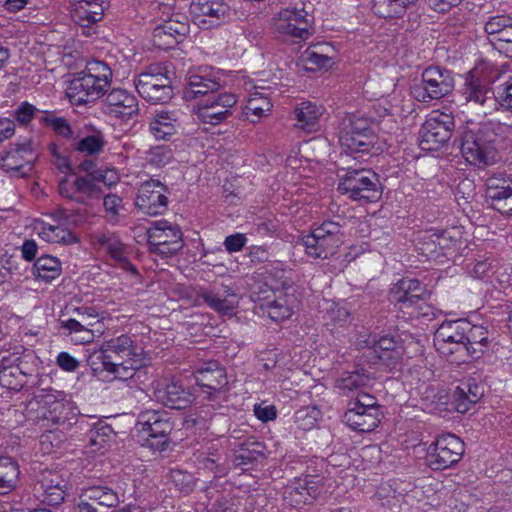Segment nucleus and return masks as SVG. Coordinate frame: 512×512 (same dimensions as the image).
<instances>
[{
	"label": "nucleus",
	"instance_id": "obj_1",
	"mask_svg": "<svg viewBox=\"0 0 512 512\" xmlns=\"http://www.w3.org/2000/svg\"><path fill=\"white\" fill-rule=\"evenodd\" d=\"M93 359L99 360L105 371L121 380L132 378L135 371L147 363L143 349L126 334L105 341L100 349L91 355L92 365L95 364Z\"/></svg>",
	"mask_w": 512,
	"mask_h": 512
},
{
	"label": "nucleus",
	"instance_id": "obj_2",
	"mask_svg": "<svg viewBox=\"0 0 512 512\" xmlns=\"http://www.w3.org/2000/svg\"><path fill=\"white\" fill-rule=\"evenodd\" d=\"M504 127L501 123H497L466 130L462 135L460 146L465 160L478 167L494 164L498 159L496 130Z\"/></svg>",
	"mask_w": 512,
	"mask_h": 512
},
{
	"label": "nucleus",
	"instance_id": "obj_3",
	"mask_svg": "<svg viewBox=\"0 0 512 512\" xmlns=\"http://www.w3.org/2000/svg\"><path fill=\"white\" fill-rule=\"evenodd\" d=\"M305 253L314 259H328L343 243L341 227L333 221H324L302 238Z\"/></svg>",
	"mask_w": 512,
	"mask_h": 512
},
{
	"label": "nucleus",
	"instance_id": "obj_4",
	"mask_svg": "<svg viewBox=\"0 0 512 512\" xmlns=\"http://www.w3.org/2000/svg\"><path fill=\"white\" fill-rule=\"evenodd\" d=\"M378 176L369 169L348 167L341 177L338 190L354 201L373 202L380 197Z\"/></svg>",
	"mask_w": 512,
	"mask_h": 512
},
{
	"label": "nucleus",
	"instance_id": "obj_5",
	"mask_svg": "<svg viewBox=\"0 0 512 512\" xmlns=\"http://www.w3.org/2000/svg\"><path fill=\"white\" fill-rule=\"evenodd\" d=\"M454 84L450 71L439 66H430L423 71L421 82L412 86L411 94L417 101L429 103L451 93Z\"/></svg>",
	"mask_w": 512,
	"mask_h": 512
},
{
	"label": "nucleus",
	"instance_id": "obj_6",
	"mask_svg": "<svg viewBox=\"0 0 512 512\" xmlns=\"http://www.w3.org/2000/svg\"><path fill=\"white\" fill-rule=\"evenodd\" d=\"M139 95L153 104L166 103L173 97L170 78L158 66H150L134 81Z\"/></svg>",
	"mask_w": 512,
	"mask_h": 512
},
{
	"label": "nucleus",
	"instance_id": "obj_7",
	"mask_svg": "<svg viewBox=\"0 0 512 512\" xmlns=\"http://www.w3.org/2000/svg\"><path fill=\"white\" fill-rule=\"evenodd\" d=\"M150 252L161 257L175 255L183 246L182 232L167 220H158L147 229Z\"/></svg>",
	"mask_w": 512,
	"mask_h": 512
},
{
	"label": "nucleus",
	"instance_id": "obj_8",
	"mask_svg": "<svg viewBox=\"0 0 512 512\" xmlns=\"http://www.w3.org/2000/svg\"><path fill=\"white\" fill-rule=\"evenodd\" d=\"M194 23L201 29H211L229 22L235 15L226 0H192Z\"/></svg>",
	"mask_w": 512,
	"mask_h": 512
},
{
	"label": "nucleus",
	"instance_id": "obj_9",
	"mask_svg": "<svg viewBox=\"0 0 512 512\" xmlns=\"http://www.w3.org/2000/svg\"><path fill=\"white\" fill-rule=\"evenodd\" d=\"M433 451L426 457L433 470H443L456 464L464 453V443L454 434H444L434 442Z\"/></svg>",
	"mask_w": 512,
	"mask_h": 512
},
{
	"label": "nucleus",
	"instance_id": "obj_10",
	"mask_svg": "<svg viewBox=\"0 0 512 512\" xmlns=\"http://www.w3.org/2000/svg\"><path fill=\"white\" fill-rule=\"evenodd\" d=\"M454 128V119L450 114L434 112L421 127V146L424 150H437L450 137Z\"/></svg>",
	"mask_w": 512,
	"mask_h": 512
},
{
	"label": "nucleus",
	"instance_id": "obj_11",
	"mask_svg": "<svg viewBox=\"0 0 512 512\" xmlns=\"http://www.w3.org/2000/svg\"><path fill=\"white\" fill-rule=\"evenodd\" d=\"M304 10L283 9L273 17V29L279 37L306 40L310 37V23Z\"/></svg>",
	"mask_w": 512,
	"mask_h": 512
},
{
	"label": "nucleus",
	"instance_id": "obj_12",
	"mask_svg": "<svg viewBox=\"0 0 512 512\" xmlns=\"http://www.w3.org/2000/svg\"><path fill=\"white\" fill-rule=\"evenodd\" d=\"M236 103L237 98L234 94H211L198 103L197 116L204 123L217 125L224 122L231 115V108Z\"/></svg>",
	"mask_w": 512,
	"mask_h": 512
},
{
	"label": "nucleus",
	"instance_id": "obj_13",
	"mask_svg": "<svg viewBox=\"0 0 512 512\" xmlns=\"http://www.w3.org/2000/svg\"><path fill=\"white\" fill-rule=\"evenodd\" d=\"M364 344L371 350L373 357L389 368L396 367L404 354L401 340L396 336H381L379 339L370 335L365 339H358V345Z\"/></svg>",
	"mask_w": 512,
	"mask_h": 512
},
{
	"label": "nucleus",
	"instance_id": "obj_14",
	"mask_svg": "<svg viewBox=\"0 0 512 512\" xmlns=\"http://www.w3.org/2000/svg\"><path fill=\"white\" fill-rule=\"evenodd\" d=\"M467 328L469 323L461 320L442 323L434 335L437 350L443 355L464 353V332Z\"/></svg>",
	"mask_w": 512,
	"mask_h": 512
},
{
	"label": "nucleus",
	"instance_id": "obj_15",
	"mask_svg": "<svg viewBox=\"0 0 512 512\" xmlns=\"http://www.w3.org/2000/svg\"><path fill=\"white\" fill-rule=\"evenodd\" d=\"M485 185V197L490 206L503 215L512 214V178L494 174Z\"/></svg>",
	"mask_w": 512,
	"mask_h": 512
},
{
	"label": "nucleus",
	"instance_id": "obj_16",
	"mask_svg": "<svg viewBox=\"0 0 512 512\" xmlns=\"http://www.w3.org/2000/svg\"><path fill=\"white\" fill-rule=\"evenodd\" d=\"M136 426L139 432L145 433L148 438L160 439L161 446L168 442V436L174 425L167 411L146 410L139 414Z\"/></svg>",
	"mask_w": 512,
	"mask_h": 512
},
{
	"label": "nucleus",
	"instance_id": "obj_17",
	"mask_svg": "<svg viewBox=\"0 0 512 512\" xmlns=\"http://www.w3.org/2000/svg\"><path fill=\"white\" fill-rule=\"evenodd\" d=\"M166 193L167 187L159 180H148L138 190L136 205L145 214H162L168 204Z\"/></svg>",
	"mask_w": 512,
	"mask_h": 512
},
{
	"label": "nucleus",
	"instance_id": "obj_18",
	"mask_svg": "<svg viewBox=\"0 0 512 512\" xmlns=\"http://www.w3.org/2000/svg\"><path fill=\"white\" fill-rule=\"evenodd\" d=\"M107 88L93 77L77 73L70 81L66 94L73 105H83L99 99Z\"/></svg>",
	"mask_w": 512,
	"mask_h": 512
},
{
	"label": "nucleus",
	"instance_id": "obj_19",
	"mask_svg": "<svg viewBox=\"0 0 512 512\" xmlns=\"http://www.w3.org/2000/svg\"><path fill=\"white\" fill-rule=\"evenodd\" d=\"M426 295L425 286L416 279L403 278L390 289V300L402 310L418 306Z\"/></svg>",
	"mask_w": 512,
	"mask_h": 512
},
{
	"label": "nucleus",
	"instance_id": "obj_20",
	"mask_svg": "<svg viewBox=\"0 0 512 512\" xmlns=\"http://www.w3.org/2000/svg\"><path fill=\"white\" fill-rule=\"evenodd\" d=\"M321 486L320 479L306 476L286 487L284 501L294 508H301L304 505L311 504L319 496Z\"/></svg>",
	"mask_w": 512,
	"mask_h": 512
},
{
	"label": "nucleus",
	"instance_id": "obj_21",
	"mask_svg": "<svg viewBox=\"0 0 512 512\" xmlns=\"http://www.w3.org/2000/svg\"><path fill=\"white\" fill-rule=\"evenodd\" d=\"M196 382L208 399L222 394L228 383L225 369L217 362H209L196 373Z\"/></svg>",
	"mask_w": 512,
	"mask_h": 512
},
{
	"label": "nucleus",
	"instance_id": "obj_22",
	"mask_svg": "<svg viewBox=\"0 0 512 512\" xmlns=\"http://www.w3.org/2000/svg\"><path fill=\"white\" fill-rule=\"evenodd\" d=\"M37 154L32 148V141L24 139L22 142L11 145L10 149L1 157V167L6 171L20 172L26 166L31 169Z\"/></svg>",
	"mask_w": 512,
	"mask_h": 512
},
{
	"label": "nucleus",
	"instance_id": "obj_23",
	"mask_svg": "<svg viewBox=\"0 0 512 512\" xmlns=\"http://www.w3.org/2000/svg\"><path fill=\"white\" fill-rule=\"evenodd\" d=\"M38 483L42 491L43 502L48 505H59L64 501L68 482L58 472L43 471L39 476Z\"/></svg>",
	"mask_w": 512,
	"mask_h": 512
},
{
	"label": "nucleus",
	"instance_id": "obj_24",
	"mask_svg": "<svg viewBox=\"0 0 512 512\" xmlns=\"http://www.w3.org/2000/svg\"><path fill=\"white\" fill-rule=\"evenodd\" d=\"M72 18L81 26H89L103 18L109 7L108 0H71Z\"/></svg>",
	"mask_w": 512,
	"mask_h": 512
},
{
	"label": "nucleus",
	"instance_id": "obj_25",
	"mask_svg": "<svg viewBox=\"0 0 512 512\" xmlns=\"http://www.w3.org/2000/svg\"><path fill=\"white\" fill-rule=\"evenodd\" d=\"M339 141L346 154L364 153L373 146L374 136L368 128L351 125L340 133Z\"/></svg>",
	"mask_w": 512,
	"mask_h": 512
},
{
	"label": "nucleus",
	"instance_id": "obj_26",
	"mask_svg": "<svg viewBox=\"0 0 512 512\" xmlns=\"http://www.w3.org/2000/svg\"><path fill=\"white\" fill-rule=\"evenodd\" d=\"M93 241L124 270L137 274V269L128 260V253L120 240L110 232H97L93 235Z\"/></svg>",
	"mask_w": 512,
	"mask_h": 512
},
{
	"label": "nucleus",
	"instance_id": "obj_27",
	"mask_svg": "<svg viewBox=\"0 0 512 512\" xmlns=\"http://www.w3.org/2000/svg\"><path fill=\"white\" fill-rule=\"evenodd\" d=\"M59 192L63 197L77 203H84L85 198L98 196L101 190L89 174L85 177H78L73 182L63 179L59 183Z\"/></svg>",
	"mask_w": 512,
	"mask_h": 512
},
{
	"label": "nucleus",
	"instance_id": "obj_28",
	"mask_svg": "<svg viewBox=\"0 0 512 512\" xmlns=\"http://www.w3.org/2000/svg\"><path fill=\"white\" fill-rule=\"evenodd\" d=\"M200 299L212 310L223 315L231 314L238 303L236 294L230 287H225L223 294L210 289H200L196 298L197 304H200Z\"/></svg>",
	"mask_w": 512,
	"mask_h": 512
},
{
	"label": "nucleus",
	"instance_id": "obj_29",
	"mask_svg": "<svg viewBox=\"0 0 512 512\" xmlns=\"http://www.w3.org/2000/svg\"><path fill=\"white\" fill-rule=\"evenodd\" d=\"M380 417L381 411L349 406L344 413L343 421L355 431L371 432L378 427Z\"/></svg>",
	"mask_w": 512,
	"mask_h": 512
},
{
	"label": "nucleus",
	"instance_id": "obj_30",
	"mask_svg": "<svg viewBox=\"0 0 512 512\" xmlns=\"http://www.w3.org/2000/svg\"><path fill=\"white\" fill-rule=\"evenodd\" d=\"M110 112L119 117H130L139 110L136 97L126 90L113 89L106 96Z\"/></svg>",
	"mask_w": 512,
	"mask_h": 512
},
{
	"label": "nucleus",
	"instance_id": "obj_31",
	"mask_svg": "<svg viewBox=\"0 0 512 512\" xmlns=\"http://www.w3.org/2000/svg\"><path fill=\"white\" fill-rule=\"evenodd\" d=\"M483 396L481 387L474 381H463L454 390L453 404L460 413H466Z\"/></svg>",
	"mask_w": 512,
	"mask_h": 512
},
{
	"label": "nucleus",
	"instance_id": "obj_32",
	"mask_svg": "<svg viewBox=\"0 0 512 512\" xmlns=\"http://www.w3.org/2000/svg\"><path fill=\"white\" fill-rule=\"evenodd\" d=\"M220 88V83L214 79L193 74L189 77L184 97L187 100L196 99L199 96L208 98L211 94H216Z\"/></svg>",
	"mask_w": 512,
	"mask_h": 512
},
{
	"label": "nucleus",
	"instance_id": "obj_33",
	"mask_svg": "<svg viewBox=\"0 0 512 512\" xmlns=\"http://www.w3.org/2000/svg\"><path fill=\"white\" fill-rule=\"evenodd\" d=\"M464 352L472 358H479L488 348V331L483 326H470L464 332Z\"/></svg>",
	"mask_w": 512,
	"mask_h": 512
},
{
	"label": "nucleus",
	"instance_id": "obj_34",
	"mask_svg": "<svg viewBox=\"0 0 512 512\" xmlns=\"http://www.w3.org/2000/svg\"><path fill=\"white\" fill-rule=\"evenodd\" d=\"M323 112L324 107L322 105L310 101L299 103L294 110L297 126L309 132L315 130Z\"/></svg>",
	"mask_w": 512,
	"mask_h": 512
},
{
	"label": "nucleus",
	"instance_id": "obj_35",
	"mask_svg": "<svg viewBox=\"0 0 512 512\" xmlns=\"http://www.w3.org/2000/svg\"><path fill=\"white\" fill-rule=\"evenodd\" d=\"M19 464L11 457H0V495H7L19 484Z\"/></svg>",
	"mask_w": 512,
	"mask_h": 512
},
{
	"label": "nucleus",
	"instance_id": "obj_36",
	"mask_svg": "<svg viewBox=\"0 0 512 512\" xmlns=\"http://www.w3.org/2000/svg\"><path fill=\"white\" fill-rule=\"evenodd\" d=\"M178 126V118L174 112L160 111L150 121L149 129L156 139L165 140L176 133Z\"/></svg>",
	"mask_w": 512,
	"mask_h": 512
},
{
	"label": "nucleus",
	"instance_id": "obj_37",
	"mask_svg": "<svg viewBox=\"0 0 512 512\" xmlns=\"http://www.w3.org/2000/svg\"><path fill=\"white\" fill-rule=\"evenodd\" d=\"M372 378L362 370L347 372L337 380V387L347 396L354 397L358 392L371 385Z\"/></svg>",
	"mask_w": 512,
	"mask_h": 512
},
{
	"label": "nucleus",
	"instance_id": "obj_38",
	"mask_svg": "<svg viewBox=\"0 0 512 512\" xmlns=\"http://www.w3.org/2000/svg\"><path fill=\"white\" fill-rule=\"evenodd\" d=\"M155 395L158 401L172 409H182L188 402L185 389L175 382L158 388Z\"/></svg>",
	"mask_w": 512,
	"mask_h": 512
},
{
	"label": "nucleus",
	"instance_id": "obj_39",
	"mask_svg": "<svg viewBox=\"0 0 512 512\" xmlns=\"http://www.w3.org/2000/svg\"><path fill=\"white\" fill-rule=\"evenodd\" d=\"M294 303L295 297L285 294L272 301H267L261 307L273 321L279 322L291 317L294 311Z\"/></svg>",
	"mask_w": 512,
	"mask_h": 512
},
{
	"label": "nucleus",
	"instance_id": "obj_40",
	"mask_svg": "<svg viewBox=\"0 0 512 512\" xmlns=\"http://www.w3.org/2000/svg\"><path fill=\"white\" fill-rule=\"evenodd\" d=\"M489 92L488 87L480 79L476 78L472 72L468 73L462 88V97L467 103L484 105L490 99Z\"/></svg>",
	"mask_w": 512,
	"mask_h": 512
},
{
	"label": "nucleus",
	"instance_id": "obj_41",
	"mask_svg": "<svg viewBox=\"0 0 512 512\" xmlns=\"http://www.w3.org/2000/svg\"><path fill=\"white\" fill-rule=\"evenodd\" d=\"M84 496L94 504L102 507L103 511L116 507L119 502V496L116 491L106 486H92L84 491Z\"/></svg>",
	"mask_w": 512,
	"mask_h": 512
},
{
	"label": "nucleus",
	"instance_id": "obj_42",
	"mask_svg": "<svg viewBox=\"0 0 512 512\" xmlns=\"http://www.w3.org/2000/svg\"><path fill=\"white\" fill-rule=\"evenodd\" d=\"M272 103L270 99L258 92L250 95L243 114L251 123L258 122L263 116L271 110Z\"/></svg>",
	"mask_w": 512,
	"mask_h": 512
},
{
	"label": "nucleus",
	"instance_id": "obj_43",
	"mask_svg": "<svg viewBox=\"0 0 512 512\" xmlns=\"http://www.w3.org/2000/svg\"><path fill=\"white\" fill-rule=\"evenodd\" d=\"M33 270L36 278L49 282L60 275L61 263L56 257L43 255L35 261Z\"/></svg>",
	"mask_w": 512,
	"mask_h": 512
},
{
	"label": "nucleus",
	"instance_id": "obj_44",
	"mask_svg": "<svg viewBox=\"0 0 512 512\" xmlns=\"http://www.w3.org/2000/svg\"><path fill=\"white\" fill-rule=\"evenodd\" d=\"M44 403L49 405L47 413L43 414L44 420L51 421L54 424H64L68 421L69 404L56 400L52 394L42 396Z\"/></svg>",
	"mask_w": 512,
	"mask_h": 512
},
{
	"label": "nucleus",
	"instance_id": "obj_45",
	"mask_svg": "<svg viewBox=\"0 0 512 512\" xmlns=\"http://www.w3.org/2000/svg\"><path fill=\"white\" fill-rule=\"evenodd\" d=\"M105 145L104 136L101 132L73 140L71 146L74 150L88 156L101 153Z\"/></svg>",
	"mask_w": 512,
	"mask_h": 512
},
{
	"label": "nucleus",
	"instance_id": "obj_46",
	"mask_svg": "<svg viewBox=\"0 0 512 512\" xmlns=\"http://www.w3.org/2000/svg\"><path fill=\"white\" fill-rule=\"evenodd\" d=\"M39 121L51 127L58 136L72 141L78 138V135L64 117H57L53 113L46 112L40 116Z\"/></svg>",
	"mask_w": 512,
	"mask_h": 512
},
{
	"label": "nucleus",
	"instance_id": "obj_47",
	"mask_svg": "<svg viewBox=\"0 0 512 512\" xmlns=\"http://www.w3.org/2000/svg\"><path fill=\"white\" fill-rule=\"evenodd\" d=\"M40 236L47 242L61 243L66 245L77 243L79 241L75 234L61 226H45L42 228Z\"/></svg>",
	"mask_w": 512,
	"mask_h": 512
},
{
	"label": "nucleus",
	"instance_id": "obj_48",
	"mask_svg": "<svg viewBox=\"0 0 512 512\" xmlns=\"http://www.w3.org/2000/svg\"><path fill=\"white\" fill-rule=\"evenodd\" d=\"M8 362L5 357L0 362V384L8 389L16 390L22 386L20 381L22 373L17 365Z\"/></svg>",
	"mask_w": 512,
	"mask_h": 512
},
{
	"label": "nucleus",
	"instance_id": "obj_49",
	"mask_svg": "<svg viewBox=\"0 0 512 512\" xmlns=\"http://www.w3.org/2000/svg\"><path fill=\"white\" fill-rule=\"evenodd\" d=\"M168 478L175 488L184 494L191 493L196 485L194 476L180 469H171Z\"/></svg>",
	"mask_w": 512,
	"mask_h": 512
},
{
	"label": "nucleus",
	"instance_id": "obj_50",
	"mask_svg": "<svg viewBox=\"0 0 512 512\" xmlns=\"http://www.w3.org/2000/svg\"><path fill=\"white\" fill-rule=\"evenodd\" d=\"M79 74H86V76H91L97 80V82L106 87L109 86L112 76L110 68L104 62L97 60L89 62L86 69L82 72H79Z\"/></svg>",
	"mask_w": 512,
	"mask_h": 512
},
{
	"label": "nucleus",
	"instance_id": "obj_51",
	"mask_svg": "<svg viewBox=\"0 0 512 512\" xmlns=\"http://www.w3.org/2000/svg\"><path fill=\"white\" fill-rule=\"evenodd\" d=\"M459 231L452 229L451 231L436 232L437 244L440 250L441 256H448L452 252L456 251L459 245V239L457 235Z\"/></svg>",
	"mask_w": 512,
	"mask_h": 512
},
{
	"label": "nucleus",
	"instance_id": "obj_52",
	"mask_svg": "<svg viewBox=\"0 0 512 512\" xmlns=\"http://www.w3.org/2000/svg\"><path fill=\"white\" fill-rule=\"evenodd\" d=\"M436 237V232H434L425 233L418 239L417 250L428 259H436L441 256Z\"/></svg>",
	"mask_w": 512,
	"mask_h": 512
},
{
	"label": "nucleus",
	"instance_id": "obj_53",
	"mask_svg": "<svg viewBox=\"0 0 512 512\" xmlns=\"http://www.w3.org/2000/svg\"><path fill=\"white\" fill-rule=\"evenodd\" d=\"M512 24V17L509 15H496L490 17L484 26L485 32L496 40L500 33Z\"/></svg>",
	"mask_w": 512,
	"mask_h": 512
},
{
	"label": "nucleus",
	"instance_id": "obj_54",
	"mask_svg": "<svg viewBox=\"0 0 512 512\" xmlns=\"http://www.w3.org/2000/svg\"><path fill=\"white\" fill-rule=\"evenodd\" d=\"M319 414L316 408L305 407L296 412L295 421L301 429L310 430L316 425Z\"/></svg>",
	"mask_w": 512,
	"mask_h": 512
},
{
	"label": "nucleus",
	"instance_id": "obj_55",
	"mask_svg": "<svg viewBox=\"0 0 512 512\" xmlns=\"http://www.w3.org/2000/svg\"><path fill=\"white\" fill-rule=\"evenodd\" d=\"M173 158L172 150L164 145L151 148L148 152V161L155 166H165L170 163Z\"/></svg>",
	"mask_w": 512,
	"mask_h": 512
},
{
	"label": "nucleus",
	"instance_id": "obj_56",
	"mask_svg": "<svg viewBox=\"0 0 512 512\" xmlns=\"http://www.w3.org/2000/svg\"><path fill=\"white\" fill-rule=\"evenodd\" d=\"M302 59L309 70L325 68L332 64V59L330 57L310 49L305 51Z\"/></svg>",
	"mask_w": 512,
	"mask_h": 512
},
{
	"label": "nucleus",
	"instance_id": "obj_57",
	"mask_svg": "<svg viewBox=\"0 0 512 512\" xmlns=\"http://www.w3.org/2000/svg\"><path fill=\"white\" fill-rule=\"evenodd\" d=\"M103 206L108 221L116 222L123 208L122 199L115 194H108L104 197Z\"/></svg>",
	"mask_w": 512,
	"mask_h": 512
},
{
	"label": "nucleus",
	"instance_id": "obj_58",
	"mask_svg": "<svg viewBox=\"0 0 512 512\" xmlns=\"http://www.w3.org/2000/svg\"><path fill=\"white\" fill-rule=\"evenodd\" d=\"M349 406L364 408L368 410H380V405L377 403V399L371 394L367 393L365 389L358 392L353 399L350 400Z\"/></svg>",
	"mask_w": 512,
	"mask_h": 512
},
{
	"label": "nucleus",
	"instance_id": "obj_59",
	"mask_svg": "<svg viewBox=\"0 0 512 512\" xmlns=\"http://www.w3.org/2000/svg\"><path fill=\"white\" fill-rule=\"evenodd\" d=\"M152 39L154 45L162 49H167L177 44V39L168 34L162 25L154 29Z\"/></svg>",
	"mask_w": 512,
	"mask_h": 512
},
{
	"label": "nucleus",
	"instance_id": "obj_60",
	"mask_svg": "<svg viewBox=\"0 0 512 512\" xmlns=\"http://www.w3.org/2000/svg\"><path fill=\"white\" fill-rule=\"evenodd\" d=\"M177 19L170 18L169 20L165 21L162 26L165 28V30L170 34L172 37L177 39L178 36H183L187 32V23L183 20H185V17L181 15H176Z\"/></svg>",
	"mask_w": 512,
	"mask_h": 512
},
{
	"label": "nucleus",
	"instance_id": "obj_61",
	"mask_svg": "<svg viewBox=\"0 0 512 512\" xmlns=\"http://www.w3.org/2000/svg\"><path fill=\"white\" fill-rule=\"evenodd\" d=\"M326 316L333 324L344 326L349 321L350 313L344 307L333 305L328 309Z\"/></svg>",
	"mask_w": 512,
	"mask_h": 512
},
{
	"label": "nucleus",
	"instance_id": "obj_62",
	"mask_svg": "<svg viewBox=\"0 0 512 512\" xmlns=\"http://www.w3.org/2000/svg\"><path fill=\"white\" fill-rule=\"evenodd\" d=\"M496 99L502 109L512 110V77L502 85Z\"/></svg>",
	"mask_w": 512,
	"mask_h": 512
},
{
	"label": "nucleus",
	"instance_id": "obj_63",
	"mask_svg": "<svg viewBox=\"0 0 512 512\" xmlns=\"http://www.w3.org/2000/svg\"><path fill=\"white\" fill-rule=\"evenodd\" d=\"M247 242L244 234L236 233L229 235L224 240V246L229 253H234L242 250Z\"/></svg>",
	"mask_w": 512,
	"mask_h": 512
},
{
	"label": "nucleus",
	"instance_id": "obj_64",
	"mask_svg": "<svg viewBox=\"0 0 512 512\" xmlns=\"http://www.w3.org/2000/svg\"><path fill=\"white\" fill-rule=\"evenodd\" d=\"M495 41L500 51H503L507 56H512V24L501 32Z\"/></svg>",
	"mask_w": 512,
	"mask_h": 512
}]
</instances>
